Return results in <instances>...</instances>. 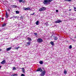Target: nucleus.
I'll list each match as a JSON object with an SVG mask.
<instances>
[{"label":"nucleus","mask_w":76,"mask_h":76,"mask_svg":"<svg viewBox=\"0 0 76 76\" xmlns=\"http://www.w3.org/2000/svg\"><path fill=\"white\" fill-rule=\"evenodd\" d=\"M14 18H18H18H19L17 16H14Z\"/></svg>","instance_id":"obj_27"},{"label":"nucleus","mask_w":76,"mask_h":76,"mask_svg":"<svg viewBox=\"0 0 76 76\" xmlns=\"http://www.w3.org/2000/svg\"><path fill=\"white\" fill-rule=\"evenodd\" d=\"M36 25H38L39 24V21H37L36 23Z\"/></svg>","instance_id":"obj_20"},{"label":"nucleus","mask_w":76,"mask_h":76,"mask_svg":"<svg viewBox=\"0 0 76 76\" xmlns=\"http://www.w3.org/2000/svg\"><path fill=\"white\" fill-rule=\"evenodd\" d=\"M8 11H9V12H10V10L9 9H8Z\"/></svg>","instance_id":"obj_36"},{"label":"nucleus","mask_w":76,"mask_h":76,"mask_svg":"<svg viewBox=\"0 0 76 76\" xmlns=\"http://www.w3.org/2000/svg\"><path fill=\"white\" fill-rule=\"evenodd\" d=\"M23 10H32V9H30V8L29 7L27 8L23 7Z\"/></svg>","instance_id":"obj_4"},{"label":"nucleus","mask_w":76,"mask_h":76,"mask_svg":"<svg viewBox=\"0 0 76 76\" xmlns=\"http://www.w3.org/2000/svg\"><path fill=\"white\" fill-rule=\"evenodd\" d=\"M37 41L39 43H41V42H42L43 41H42V39L41 38H38V39H37Z\"/></svg>","instance_id":"obj_5"},{"label":"nucleus","mask_w":76,"mask_h":76,"mask_svg":"<svg viewBox=\"0 0 76 76\" xmlns=\"http://www.w3.org/2000/svg\"><path fill=\"white\" fill-rule=\"evenodd\" d=\"M74 9H75H75H76V8H75V7H74Z\"/></svg>","instance_id":"obj_37"},{"label":"nucleus","mask_w":76,"mask_h":76,"mask_svg":"<svg viewBox=\"0 0 76 76\" xmlns=\"http://www.w3.org/2000/svg\"><path fill=\"white\" fill-rule=\"evenodd\" d=\"M16 13L17 14H19V11H16Z\"/></svg>","instance_id":"obj_23"},{"label":"nucleus","mask_w":76,"mask_h":76,"mask_svg":"<svg viewBox=\"0 0 76 76\" xmlns=\"http://www.w3.org/2000/svg\"><path fill=\"white\" fill-rule=\"evenodd\" d=\"M1 64H4L6 63V60H4L1 63Z\"/></svg>","instance_id":"obj_8"},{"label":"nucleus","mask_w":76,"mask_h":76,"mask_svg":"<svg viewBox=\"0 0 76 76\" xmlns=\"http://www.w3.org/2000/svg\"><path fill=\"white\" fill-rule=\"evenodd\" d=\"M50 44L52 45H54V42L51 41L50 42Z\"/></svg>","instance_id":"obj_13"},{"label":"nucleus","mask_w":76,"mask_h":76,"mask_svg":"<svg viewBox=\"0 0 76 76\" xmlns=\"http://www.w3.org/2000/svg\"><path fill=\"white\" fill-rule=\"evenodd\" d=\"M62 22V20H61L60 19H58V20L56 21L55 22V23H60V22Z\"/></svg>","instance_id":"obj_6"},{"label":"nucleus","mask_w":76,"mask_h":76,"mask_svg":"<svg viewBox=\"0 0 76 76\" xmlns=\"http://www.w3.org/2000/svg\"><path fill=\"white\" fill-rule=\"evenodd\" d=\"M53 38L54 40H57V39H58V38L56 36H54Z\"/></svg>","instance_id":"obj_9"},{"label":"nucleus","mask_w":76,"mask_h":76,"mask_svg":"<svg viewBox=\"0 0 76 76\" xmlns=\"http://www.w3.org/2000/svg\"><path fill=\"white\" fill-rule=\"evenodd\" d=\"M27 39L28 40H29V41H31V38L29 37L27 38Z\"/></svg>","instance_id":"obj_24"},{"label":"nucleus","mask_w":76,"mask_h":76,"mask_svg":"<svg viewBox=\"0 0 76 76\" xmlns=\"http://www.w3.org/2000/svg\"><path fill=\"white\" fill-rule=\"evenodd\" d=\"M6 26V23H4L2 25V27H4V26Z\"/></svg>","instance_id":"obj_17"},{"label":"nucleus","mask_w":76,"mask_h":76,"mask_svg":"<svg viewBox=\"0 0 76 76\" xmlns=\"http://www.w3.org/2000/svg\"><path fill=\"white\" fill-rule=\"evenodd\" d=\"M45 25H46V26H48V22H46L45 23Z\"/></svg>","instance_id":"obj_22"},{"label":"nucleus","mask_w":76,"mask_h":76,"mask_svg":"<svg viewBox=\"0 0 76 76\" xmlns=\"http://www.w3.org/2000/svg\"><path fill=\"white\" fill-rule=\"evenodd\" d=\"M69 48V49H71V48H72V45H70Z\"/></svg>","instance_id":"obj_26"},{"label":"nucleus","mask_w":76,"mask_h":76,"mask_svg":"<svg viewBox=\"0 0 76 76\" xmlns=\"http://www.w3.org/2000/svg\"><path fill=\"white\" fill-rule=\"evenodd\" d=\"M2 20H4V18H2Z\"/></svg>","instance_id":"obj_35"},{"label":"nucleus","mask_w":76,"mask_h":76,"mask_svg":"<svg viewBox=\"0 0 76 76\" xmlns=\"http://www.w3.org/2000/svg\"><path fill=\"white\" fill-rule=\"evenodd\" d=\"M5 16L6 18H8L9 17V15H8V14H7V11H6V15Z\"/></svg>","instance_id":"obj_11"},{"label":"nucleus","mask_w":76,"mask_h":76,"mask_svg":"<svg viewBox=\"0 0 76 76\" xmlns=\"http://www.w3.org/2000/svg\"><path fill=\"white\" fill-rule=\"evenodd\" d=\"M1 51V49H0V51Z\"/></svg>","instance_id":"obj_39"},{"label":"nucleus","mask_w":76,"mask_h":76,"mask_svg":"<svg viewBox=\"0 0 76 76\" xmlns=\"http://www.w3.org/2000/svg\"><path fill=\"white\" fill-rule=\"evenodd\" d=\"M36 72H42L40 74L41 76H44V75L45 74V73H46L45 71L44 70L42 71V69L41 68H38Z\"/></svg>","instance_id":"obj_1"},{"label":"nucleus","mask_w":76,"mask_h":76,"mask_svg":"<svg viewBox=\"0 0 76 76\" xmlns=\"http://www.w3.org/2000/svg\"><path fill=\"white\" fill-rule=\"evenodd\" d=\"M72 10V9H70L69 10V11H71Z\"/></svg>","instance_id":"obj_38"},{"label":"nucleus","mask_w":76,"mask_h":76,"mask_svg":"<svg viewBox=\"0 0 76 76\" xmlns=\"http://www.w3.org/2000/svg\"><path fill=\"white\" fill-rule=\"evenodd\" d=\"M53 0H44L43 2V3L45 5L47 4H50V3H51Z\"/></svg>","instance_id":"obj_2"},{"label":"nucleus","mask_w":76,"mask_h":76,"mask_svg":"<svg viewBox=\"0 0 76 76\" xmlns=\"http://www.w3.org/2000/svg\"><path fill=\"white\" fill-rule=\"evenodd\" d=\"M64 74H66V73H67V71L64 70Z\"/></svg>","instance_id":"obj_25"},{"label":"nucleus","mask_w":76,"mask_h":76,"mask_svg":"<svg viewBox=\"0 0 76 76\" xmlns=\"http://www.w3.org/2000/svg\"><path fill=\"white\" fill-rule=\"evenodd\" d=\"M19 3H21L22 2V3H24L25 2V1H23V0H19Z\"/></svg>","instance_id":"obj_16"},{"label":"nucleus","mask_w":76,"mask_h":76,"mask_svg":"<svg viewBox=\"0 0 76 76\" xmlns=\"http://www.w3.org/2000/svg\"><path fill=\"white\" fill-rule=\"evenodd\" d=\"M12 76H18V74H13L12 75Z\"/></svg>","instance_id":"obj_21"},{"label":"nucleus","mask_w":76,"mask_h":76,"mask_svg":"<svg viewBox=\"0 0 76 76\" xmlns=\"http://www.w3.org/2000/svg\"><path fill=\"white\" fill-rule=\"evenodd\" d=\"M11 6L12 8H16L17 7V6L14 5H11Z\"/></svg>","instance_id":"obj_7"},{"label":"nucleus","mask_w":76,"mask_h":76,"mask_svg":"<svg viewBox=\"0 0 76 76\" xmlns=\"http://www.w3.org/2000/svg\"><path fill=\"white\" fill-rule=\"evenodd\" d=\"M45 9H46V8H45V7H42L39 9V12H41V11H44L45 10Z\"/></svg>","instance_id":"obj_3"},{"label":"nucleus","mask_w":76,"mask_h":76,"mask_svg":"<svg viewBox=\"0 0 76 76\" xmlns=\"http://www.w3.org/2000/svg\"><path fill=\"white\" fill-rule=\"evenodd\" d=\"M75 10V12H76V10Z\"/></svg>","instance_id":"obj_40"},{"label":"nucleus","mask_w":76,"mask_h":76,"mask_svg":"<svg viewBox=\"0 0 76 76\" xmlns=\"http://www.w3.org/2000/svg\"><path fill=\"white\" fill-rule=\"evenodd\" d=\"M56 12H58V10H56Z\"/></svg>","instance_id":"obj_34"},{"label":"nucleus","mask_w":76,"mask_h":76,"mask_svg":"<svg viewBox=\"0 0 76 76\" xmlns=\"http://www.w3.org/2000/svg\"><path fill=\"white\" fill-rule=\"evenodd\" d=\"M30 44H31V43L30 42H27L26 45L27 46H29V45Z\"/></svg>","instance_id":"obj_12"},{"label":"nucleus","mask_w":76,"mask_h":76,"mask_svg":"<svg viewBox=\"0 0 76 76\" xmlns=\"http://www.w3.org/2000/svg\"><path fill=\"white\" fill-rule=\"evenodd\" d=\"M0 31H1V30H0Z\"/></svg>","instance_id":"obj_42"},{"label":"nucleus","mask_w":76,"mask_h":76,"mask_svg":"<svg viewBox=\"0 0 76 76\" xmlns=\"http://www.w3.org/2000/svg\"><path fill=\"white\" fill-rule=\"evenodd\" d=\"M34 35H37V33H34Z\"/></svg>","instance_id":"obj_33"},{"label":"nucleus","mask_w":76,"mask_h":76,"mask_svg":"<svg viewBox=\"0 0 76 76\" xmlns=\"http://www.w3.org/2000/svg\"><path fill=\"white\" fill-rule=\"evenodd\" d=\"M21 19H23V16H21L20 17Z\"/></svg>","instance_id":"obj_30"},{"label":"nucleus","mask_w":76,"mask_h":76,"mask_svg":"<svg viewBox=\"0 0 76 76\" xmlns=\"http://www.w3.org/2000/svg\"><path fill=\"white\" fill-rule=\"evenodd\" d=\"M66 1H71V0H64Z\"/></svg>","instance_id":"obj_28"},{"label":"nucleus","mask_w":76,"mask_h":76,"mask_svg":"<svg viewBox=\"0 0 76 76\" xmlns=\"http://www.w3.org/2000/svg\"><path fill=\"white\" fill-rule=\"evenodd\" d=\"M34 14H35L34 12L33 14H30V15L31 16V15H34Z\"/></svg>","instance_id":"obj_32"},{"label":"nucleus","mask_w":76,"mask_h":76,"mask_svg":"<svg viewBox=\"0 0 76 76\" xmlns=\"http://www.w3.org/2000/svg\"><path fill=\"white\" fill-rule=\"evenodd\" d=\"M16 68L15 67H13V69H12L13 70H16Z\"/></svg>","instance_id":"obj_29"},{"label":"nucleus","mask_w":76,"mask_h":76,"mask_svg":"<svg viewBox=\"0 0 76 76\" xmlns=\"http://www.w3.org/2000/svg\"><path fill=\"white\" fill-rule=\"evenodd\" d=\"M22 70L23 71H22L23 73H25V69H24V68H22Z\"/></svg>","instance_id":"obj_15"},{"label":"nucleus","mask_w":76,"mask_h":76,"mask_svg":"<svg viewBox=\"0 0 76 76\" xmlns=\"http://www.w3.org/2000/svg\"><path fill=\"white\" fill-rule=\"evenodd\" d=\"M21 76H25V75L24 74H22L21 75Z\"/></svg>","instance_id":"obj_31"},{"label":"nucleus","mask_w":76,"mask_h":76,"mask_svg":"<svg viewBox=\"0 0 76 76\" xmlns=\"http://www.w3.org/2000/svg\"><path fill=\"white\" fill-rule=\"evenodd\" d=\"M20 48V47L19 46L18 47H15V50H18V49H19Z\"/></svg>","instance_id":"obj_18"},{"label":"nucleus","mask_w":76,"mask_h":76,"mask_svg":"<svg viewBox=\"0 0 76 76\" xmlns=\"http://www.w3.org/2000/svg\"><path fill=\"white\" fill-rule=\"evenodd\" d=\"M0 69H1V67H0Z\"/></svg>","instance_id":"obj_41"},{"label":"nucleus","mask_w":76,"mask_h":76,"mask_svg":"<svg viewBox=\"0 0 76 76\" xmlns=\"http://www.w3.org/2000/svg\"><path fill=\"white\" fill-rule=\"evenodd\" d=\"M11 49H12V47L8 48H7V51H10V50Z\"/></svg>","instance_id":"obj_10"},{"label":"nucleus","mask_w":76,"mask_h":76,"mask_svg":"<svg viewBox=\"0 0 76 76\" xmlns=\"http://www.w3.org/2000/svg\"><path fill=\"white\" fill-rule=\"evenodd\" d=\"M39 63L40 64H43V62L41 61H39Z\"/></svg>","instance_id":"obj_19"},{"label":"nucleus","mask_w":76,"mask_h":76,"mask_svg":"<svg viewBox=\"0 0 76 76\" xmlns=\"http://www.w3.org/2000/svg\"><path fill=\"white\" fill-rule=\"evenodd\" d=\"M0 67H1V66H0Z\"/></svg>","instance_id":"obj_43"},{"label":"nucleus","mask_w":76,"mask_h":76,"mask_svg":"<svg viewBox=\"0 0 76 76\" xmlns=\"http://www.w3.org/2000/svg\"><path fill=\"white\" fill-rule=\"evenodd\" d=\"M22 70L23 71H22L23 73H25V69H24V68H22Z\"/></svg>","instance_id":"obj_14"}]
</instances>
